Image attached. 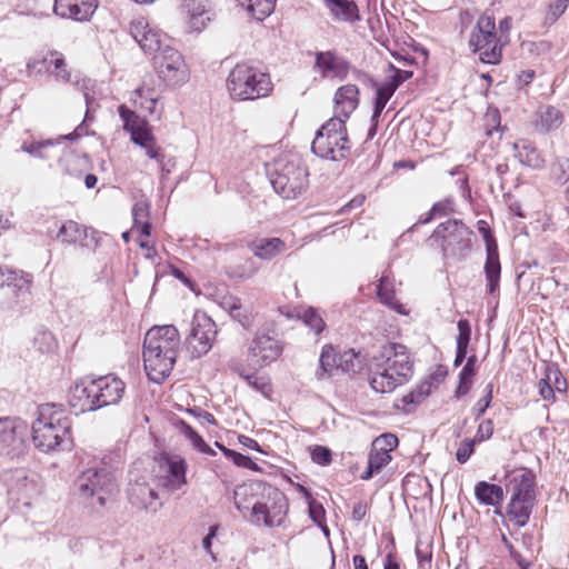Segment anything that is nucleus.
<instances>
[{
	"instance_id": "nucleus-15",
	"label": "nucleus",
	"mask_w": 569,
	"mask_h": 569,
	"mask_svg": "<svg viewBox=\"0 0 569 569\" xmlns=\"http://www.w3.org/2000/svg\"><path fill=\"white\" fill-rule=\"evenodd\" d=\"M282 351L283 345L276 336L259 330L249 345L247 357L254 366L264 367L274 362Z\"/></svg>"
},
{
	"instance_id": "nucleus-50",
	"label": "nucleus",
	"mask_w": 569,
	"mask_h": 569,
	"mask_svg": "<svg viewBox=\"0 0 569 569\" xmlns=\"http://www.w3.org/2000/svg\"><path fill=\"white\" fill-rule=\"evenodd\" d=\"M492 391L493 385L490 382L485 388V395L476 402L472 408V415L475 416L476 420L481 418L490 407L492 400Z\"/></svg>"
},
{
	"instance_id": "nucleus-64",
	"label": "nucleus",
	"mask_w": 569,
	"mask_h": 569,
	"mask_svg": "<svg viewBox=\"0 0 569 569\" xmlns=\"http://www.w3.org/2000/svg\"><path fill=\"white\" fill-rule=\"evenodd\" d=\"M87 309V303L82 298H76L71 300L68 305V310L70 312L71 318H76V321L79 320L80 315L84 312Z\"/></svg>"
},
{
	"instance_id": "nucleus-33",
	"label": "nucleus",
	"mask_w": 569,
	"mask_h": 569,
	"mask_svg": "<svg viewBox=\"0 0 569 569\" xmlns=\"http://www.w3.org/2000/svg\"><path fill=\"white\" fill-rule=\"evenodd\" d=\"M535 502H527L525 499L510 498L507 507V516L515 521L517 527H525L530 518Z\"/></svg>"
},
{
	"instance_id": "nucleus-49",
	"label": "nucleus",
	"mask_w": 569,
	"mask_h": 569,
	"mask_svg": "<svg viewBox=\"0 0 569 569\" xmlns=\"http://www.w3.org/2000/svg\"><path fill=\"white\" fill-rule=\"evenodd\" d=\"M389 69L393 72L392 76L389 78L388 81H386L383 84H386L389 89L392 88V91L396 92V90L407 80H409L413 72L409 70H402L396 68L392 63L389 64Z\"/></svg>"
},
{
	"instance_id": "nucleus-2",
	"label": "nucleus",
	"mask_w": 569,
	"mask_h": 569,
	"mask_svg": "<svg viewBox=\"0 0 569 569\" xmlns=\"http://www.w3.org/2000/svg\"><path fill=\"white\" fill-rule=\"evenodd\" d=\"M124 389V382L114 375L84 377L70 387L68 403L76 413L96 411L117 405Z\"/></svg>"
},
{
	"instance_id": "nucleus-32",
	"label": "nucleus",
	"mask_w": 569,
	"mask_h": 569,
	"mask_svg": "<svg viewBox=\"0 0 569 569\" xmlns=\"http://www.w3.org/2000/svg\"><path fill=\"white\" fill-rule=\"evenodd\" d=\"M513 491L511 498L525 499L527 502H535L536 500V479L531 471H525L512 480Z\"/></svg>"
},
{
	"instance_id": "nucleus-38",
	"label": "nucleus",
	"mask_w": 569,
	"mask_h": 569,
	"mask_svg": "<svg viewBox=\"0 0 569 569\" xmlns=\"http://www.w3.org/2000/svg\"><path fill=\"white\" fill-rule=\"evenodd\" d=\"M377 296L383 305L403 313L402 306L396 300L392 281L387 274H382L377 284Z\"/></svg>"
},
{
	"instance_id": "nucleus-31",
	"label": "nucleus",
	"mask_w": 569,
	"mask_h": 569,
	"mask_svg": "<svg viewBox=\"0 0 569 569\" xmlns=\"http://www.w3.org/2000/svg\"><path fill=\"white\" fill-rule=\"evenodd\" d=\"M431 392V382L421 381L410 392L397 400L396 408L406 413L412 412L413 408L421 403Z\"/></svg>"
},
{
	"instance_id": "nucleus-62",
	"label": "nucleus",
	"mask_w": 569,
	"mask_h": 569,
	"mask_svg": "<svg viewBox=\"0 0 569 569\" xmlns=\"http://www.w3.org/2000/svg\"><path fill=\"white\" fill-rule=\"evenodd\" d=\"M373 447H386L388 449V452L392 449H395L398 446V438L393 433H383L380 437H378L373 442Z\"/></svg>"
},
{
	"instance_id": "nucleus-52",
	"label": "nucleus",
	"mask_w": 569,
	"mask_h": 569,
	"mask_svg": "<svg viewBox=\"0 0 569 569\" xmlns=\"http://www.w3.org/2000/svg\"><path fill=\"white\" fill-rule=\"evenodd\" d=\"M311 459L319 466H329L332 461V452L328 447L316 445L310 451Z\"/></svg>"
},
{
	"instance_id": "nucleus-6",
	"label": "nucleus",
	"mask_w": 569,
	"mask_h": 569,
	"mask_svg": "<svg viewBox=\"0 0 569 569\" xmlns=\"http://www.w3.org/2000/svg\"><path fill=\"white\" fill-rule=\"evenodd\" d=\"M311 150L322 159L331 161L346 159L351 151V141L345 119L332 117L323 123L316 133Z\"/></svg>"
},
{
	"instance_id": "nucleus-40",
	"label": "nucleus",
	"mask_w": 569,
	"mask_h": 569,
	"mask_svg": "<svg viewBox=\"0 0 569 569\" xmlns=\"http://www.w3.org/2000/svg\"><path fill=\"white\" fill-rule=\"evenodd\" d=\"M118 113L123 122V129L132 134V132L142 129L148 124V122L140 118L136 111L129 109L126 104H120L118 107Z\"/></svg>"
},
{
	"instance_id": "nucleus-11",
	"label": "nucleus",
	"mask_w": 569,
	"mask_h": 569,
	"mask_svg": "<svg viewBox=\"0 0 569 569\" xmlns=\"http://www.w3.org/2000/svg\"><path fill=\"white\" fill-rule=\"evenodd\" d=\"M217 335L214 321L204 312L193 315L191 329L186 338L188 349L193 358H200L209 352Z\"/></svg>"
},
{
	"instance_id": "nucleus-4",
	"label": "nucleus",
	"mask_w": 569,
	"mask_h": 569,
	"mask_svg": "<svg viewBox=\"0 0 569 569\" xmlns=\"http://www.w3.org/2000/svg\"><path fill=\"white\" fill-rule=\"evenodd\" d=\"M274 191L284 199H295L308 187V170L296 156L277 159L268 169Z\"/></svg>"
},
{
	"instance_id": "nucleus-29",
	"label": "nucleus",
	"mask_w": 569,
	"mask_h": 569,
	"mask_svg": "<svg viewBox=\"0 0 569 569\" xmlns=\"http://www.w3.org/2000/svg\"><path fill=\"white\" fill-rule=\"evenodd\" d=\"M475 496L479 503L498 507L502 503L505 493L499 485L487 481H479L475 486Z\"/></svg>"
},
{
	"instance_id": "nucleus-51",
	"label": "nucleus",
	"mask_w": 569,
	"mask_h": 569,
	"mask_svg": "<svg viewBox=\"0 0 569 569\" xmlns=\"http://www.w3.org/2000/svg\"><path fill=\"white\" fill-rule=\"evenodd\" d=\"M224 457L230 459L237 467L249 469L252 471L259 470L258 465L249 456L242 455L238 451L226 450Z\"/></svg>"
},
{
	"instance_id": "nucleus-26",
	"label": "nucleus",
	"mask_w": 569,
	"mask_h": 569,
	"mask_svg": "<svg viewBox=\"0 0 569 569\" xmlns=\"http://www.w3.org/2000/svg\"><path fill=\"white\" fill-rule=\"evenodd\" d=\"M513 151L516 158L523 166L530 167L532 169H541L545 164V159L536 148L535 143L527 139H520L515 142Z\"/></svg>"
},
{
	"instance_id": "nucleus-30",
	"label": "nucleus",
	"mask_w": 569,
	"mask_h": 569,
	"mask_svg": "<svg viewBox=\"0 0 569 569\" xmlns=\"http://www.w3.org/2000/svg\"><path fill=\"white\" fill-rule=\"evenodd\" d=\"M167 463V476H166V486L170 490H179L187 483L186 472H187V463L184 459L178 458L172 459L170 457L166 458Z\"/></svg>"
},
{
	"instance_id": "nucleus-60",
	"label": "nucleus",
	"mask_w": 569,
	"mask_h": 569,
	"mask_svg": "<svg viewBox=\"0 0 569 569\" xmlns=\"http://www.w3.org/2000/svg\"><path fill=\"white\" fill-rule=\"evenodd\" d=\"M493 435V421L491 419L482 420L477 429L475 440L477 443L490 439Z\"/></svg>"
},
{
	"instance_id": "nucleus-39",
	"label": "nucleus",
	"mask_w": 569,
	"mask_h": 569,
	"mask_svg": "<svg viewBox=\"0 0 569 569\" xmlns=\"http://www.w3.org/2000/svg\"><path fill=\"white\" fill-rule=\"evenodd\" d=\"M338 352L336 349L327 345L322 348L319 358V368L316 371L318 379H323L327 375H330L333 369H337Z\"/></svg>"
},
{
	"instance_id": "nucleus-47",
	"label": "nucleus",
	"mask_w": 569,
	"mask_h": 569,
	"mask_svg": "<svg viewBox=\"0 0 569 569\" xmlns=\"http://www.w3.org/2000/svg\"><path fill=\"white\" fill-rule=\"evenodd\" d=\"M301 319L316 335H320L326 327L322 317L318 313L317 309L312 307L302 312Z\"/></svg>"
},
{
	"instance_id": "nucleus-36",
	"label": "nucleus",
	"mask_w": 569,
	"mask_h": 569,
	"mask_svg": "<svg viewBox=\"0 0 569 569\" xmlns=\"http://www.w3.org/2000/svg\"><path fill=\"white\" fill-rule=\"evenodd\" d=\"M176 426L199 452L212 457L217 455L216 451L203 440V438L184 420L179 419Z\"/></svg>"
},
{
	"instance_id": "nucleus-61",
	"label": "nucleus",
	"mask_w": 569,
	"mask_h": 569,
	"mask_svg": "<svg viewBox=\"0 0 569 569\" xmlns=\"http://www.w3.org/2000/svg\"><path fill=\"white\" fill-rule=\"evenodd\" d=\"M146 150V154L158 162L159 167L166 168L164 163V153L162 149L157 144L156 140L149 143L143 148Z\"/></svg>"
},
{
	"instance_id": "nucleus-19",
	"label": "nucleus",
	"mask_w": 569,
	"mask_h": 569,
	"mask_svg": "<svg viewBox=\"0 0 569 569\" xmlns=\"http://www.w3.org/2000/svg\"><path fill=\"white\" fill-rule=\"evenodd\" d=\"M143 345H152L156 349L177 358L180 345L179 331L174 326L153 327L146 333Z\"/></svg>"
},
{
	"instance_id": "nucleus-9",
	"label": "nucleus",
	"mask_w": 569,
	"mask_h": 569,
	"mask_svg": "<svg viewBox=\"0 0 569 569\" xmlns=\"http://www.w3.org/2000/svg\"><path fill=\"white\" fill-rule=\"evenodd\" d=\"M499 42L495 17L485 11L470 33L469 48L473 53L479 52L481 62L497 64L502 57Z\"/></svg>"
},
{
	"instance_id": "nucleus-13",
	"label": "nucleus",
	"mask_w": 569,
	"mask_h": 569,
	"mask_svg": "<svg viewBox=\"0 0 569 569\" xmlns=\"http://www.w3.org/2000/svg\"><path fill=\"white\" fill-rule=\"evenodd\" d=\"M27 423L19 418H0V456L11 459L26 450Z\"/></svg>"
},
{
	"instance_id": "nucleus-14",
	"label": "nucleus",
	"mask_w": 569,
	"mask_h": 569,
	"mask_svg": "<svg viewBox=\"0 0 569 569\" xmlns=\"http://www.w3.org/2000/svg\"><path fill=\"white\" fill-rule=\"evenodd\" d=\"M29 76L50 74L58 81L70 82L71 73L67 70V63L61 52L48 50L38 52L29 58L27 62Z\"/></svg>"
},
{
	"instance_id": "nucleus-20",
	"label": "nucleus",
	"mask_w": 569,
	"mask_h": 569,
	"mask_svg": "<svg viewBox=\"0 0 569 569\" xmlns=\"http://www.w3.org/2000/svg\"><path fill=\"white\" fill-rule=\"evenodd\" d=\"M268 483L260 480H252L237 486L233 490V501L236 508L244 515L252 512L256 501L260 500L268 488Z\"/></svg>"
},
{
	"instance_id": "nucleus-5",
	"label": "nucleus",
	"mask_w": 569,
	"mask_h": 569,
	"mask_svg": "<svg viewBox=\"0 0 569 569\" xmlns=\"http://www.w3.org/2000/svg\"><path fill=\"white\" fill-rule=\"evenodd\" d=\"M227 89L234 100H256L271 92L272 82L270 76L258 68L238 63L229 73Z\"/></svg>"
},
{
	"instance_id": "nucleus-24",
	"label": "nucleus",
	"mask_w": 569,
	"mask_h": 569,
	"mask_svg": "<svg viewBox=\"0 0 569 569\" xmlns=\"http://www.w3.org/2000/svg\"><path fill=\"white\" fill-rule=\"evenodd\" d=\"M90 229L73 221L68 220L64 221L57 233V239L60 240L63 244H79L81 247H89L87 239L89 238ZM92 237L91 240L96 242V238L93 237L94 231L91 230Z\"/></svg>"
},
{
	"instance_id": "nucleus-12",
	"label": "nucleus",
	"mask_w": 569,
	"mask_h": 569,
	"mask_svg": "<svg viewBox=\"0 0 569 569\" xmlns=\"http://www.w3.org/2000/svg\"><path fill=\"white\" fill-rule=\"evenodd\" d=\"M154 64L158 76L169 86L184 83L189 78L183 56L170 46L154 56Z\"/></svg>"
},
{
	"instance_id": "nucleus-1",
	"label": "nucleus",
	"mask_w": 569,
	"mask_h": 569,
	"mask_svg": "<svg viewBox=\"0 0 569 569\" xmlns=\"http://www.w3.org/2000/svg\"><path fill=\"white\" fill-rule=\"evenodd\" d=\"M413 375V361L406 346L388 342L371 357L369 383L376 392L389 393L407 383Z\"/></svg>"
},
{
	"instance_id": "nucleus-18",
	"label": "nucleus",
	"mask_w": 569,
	"mask_h": 569,
	"mask_svg": "<svg viewBox=\"0 0 569 569\" xmlns=\"http://www.w3.org/2000/svg\"><path fill=\"white\" fill-rule=\"evenodd\" d=\"M127 496L129 502L137 509L157 511L161 503H156L158 500V492L150 485L146 477L132 478L130 472V480L127 488Z\"/></svg>"
},
{
	"instance_id": "nucleus-28",
	"label": "nucleus",
	"mask_w": 569,
	"mask_h": 569,
	"mask_svg": "<svg viewBox=\"0 0 569 569\" xmlns=\"http://www.w3.org/2000/svg\"><path fill=\"white\" fill-rule=\"evenodd\" d=\"M326 8L335 19L356 22L360 20L358 6L353 0H323Z\"/></svg>"
},
{
	"instance_id": "nucleus-54",
	"label": "nucleus",
	"mask_w": 569,
	"mask_h": 569,
	"mask_svg": "<svg viewBox=\"0 0 569 569\" xmlns=\"http://www.w3.org/2000/svg\"><path fill=\"white\" fill-rule=\"evenodd\" d=\"M549 376H551L552 388L555 389V392L565 393L567 390V381L563 378L558 365H549Z\"/></svg>"
},
{
	"instance_id": "nucleus-57",
	"label": "nucleus",
	"mask_w": 569,
	"mask_h": 569,
	"mask_svg": "<svg viewBox=\"0 0 569 569\" xmlns=\"http://www.w3.org/2000/svg\"><path fill=\"white\" fill-rule=\"evenodd\" d=\"M457 326L459 331L457 336V346L468 348L471 339L470 322L468 319H460Z\"/></svg>"
},
{
	"instance_id": "nucleus-58",
	"label": "nucleus",
	"mask_w": 569,
	"mask_h": 569,
	"mask_svg": "<svg viewBox=\"0 0 569 569\" xmlns=\"http://www.w3.org/2000/svg\"><path fill=\"white\" fill-rule=\"evenodd\" d=\"M309 517L317 526H321V522L326 520V510L323 506L315 499H311L308 503Z\"/></svg>"
},
{
	"instance_id": "nucleus-8",
	"label": "nucleus",
	"mask_w": 569,
	"mask_h": 569,
	"mask_svg": "<svg viewBox=\"0 0 569 569\" xmlns=\"http://www.w3.org/2000/svg\"><path fill=\"white\" fill-rule=\"evenodd\" d=\"M472 236V230L461 220L449 219L435 229L430 240L440 242L443 258L460 261L466 259L471 250Z\"/></svg>"
},
{
	"instance_id": "nucleus-56",
	"label": "nucleus",
	"mask_w": 569,
	"mask_h": 569,
	"mask_svg": "<svg viewBox=\"0 0 569 569\" xmlns=\"http://www.w3.org/2000/svg\"><path fill=\"white\" fill-rule=\"evenodd\" d=\"M150 204L146 200L137 201L132 207L133 226L138 227L140 221L149 220Z\"/></svg>"
},
{
	"instance_id": "nucleus-59",
	"label": "nucleus",
	"mask_w": 569,
	"mask_h": 569,
	"mask_svg": "<svg viewBox=\"0 0 569 569\" xmlns=\"http://www.w3.org/2000/svg\"><path fill=\"white\" fill-rule=\"evenodd\" d=\"M156 138L153 137L152 132L149 129V126L147 124L142 129H139L136 132H132L131 134V141L141 148L147 147L149 143L154 141Z\"/></svg>"
},
{
	"instance_id": "nucleus-21",
	"label": "nucleus",
	"mask_w": 569,
	"mask_h": 569,
	"mask_svg": "<svg viewBox=\"0 0 569 569\" xmlns=\"http://www.w3.org/2000/svg\"><path fill=\"white\" fill-rule=\"evenodd\" d=\"M130 33L146 53H158L162 48L161 34L144 20L133 21Z\"/></svg>"
},
{
	"instance_id": "nucleus-34",
	"label": "nucleus",
	"mask_w": 569,
	"mask_h": 569,
	"mask_svg": "<svg viewBox=\"0 0 569 569\" xmlns=\"http://www.w3.org/2000/svg\"><path fill=\"white\" fill-rule=\"evenodd\" d=\"M363 365V357L353 349L338 352L337 370L346 373H357L362 370Z\"/></svg>"
},
{
	"instance_id": "nucleus-17",
	"label": "nucleus",
	"mask_w": 569,
	"mask_h": 569,
	"mask_svg": "<svg viewBox=\"0 0 569 569\" xmlns=\"http://www.w3.org/2000/svg\"><path fill=\"white\" fill-rule=\"evenodd\" d=\"M143 363L149 379L161 383L172 371L177 358L156 349L152 345H143Z\"/></svg>"
},
{
	"instance_id": "nucleus-55",
	"label": "nucleus",
	"mask_w": 569,
	"mask_h": 569,
	"mask_svg": "<svg viewBox=\"0 0 569 569\" xmlns=\"http://www.w3.org/2000/svg\"><path fill=\"white\" fill-rule=\"evenodd\" d=\"M476 440L465 439L456 452V459L459 463H466L475 452Z\"/></svg>"
},
{
	"instance_id": "nucleus-48",
	"label": "nucleus",
	"mask_w": 569,
	"mask_h": 569,
	"mask_svg": "<svg viewBox=\"0 0 569 569\" xmlns=\"http://www.w3.org/2000/svg\"><path fill=\"white\" fill-rule=\"evenodd\" d=\"M391 460V456L388 452L386 447H377L372 446V449L368 457V463L375 468L378 472L387 466Z\"/></svg>"
},
{
	"instance_id": "nucleus-44",
	"label": "nucleus",
	"mask_w": 569,
	"mask_h": 569,
	"mask_svg": "<svg viewBox=\"0 0 569 569\" xmlns=\"http://www.w3.org/2000/svg\"><path fill=\"white\" fill-rule=\"evenodd\" d=\"M33 346L41 353H49L57 348V340L51 331L39 330L33 337Z\"/></svg>"
},
{
	"instance_id": "nucleus-7",
	"label": "nucleus",
	"mask_w": 569,
	"mask_h": 569,
	"mask_svg": "<svg viewBox=\"0 0 569 569\" xmlns=\"http://www.w3.org/2000/svg\"><path fill=\"white\" fill-rule=\"evenodd\" d=\"M74 487L79 497L89 500L91 507H104L117 485L108 468L90 467L77 477Z\"/></svg>"
},
{
	"instance_id": "nucleus-41",
	"label": "nucleus",
	"mask_w": 569,
	"mask_h": 569,
	"mask_svg": "<svg viewBox=\"0 0 569 569\" xmlns=\"http://www.w3.org/2000/svg\"><path fill=\"white\" fill-rule=\"evenodd\" d=\"M4 282L8 287L14 288L18 292L26 293L29 292L32 276L23 271L8 270Z\"/></svg>"
},
{
	"instance_id": "nucleus-43",
	"label": "nucleus",
	"mask_w": 569,
	"mask_h": 569,
	"mask_svg": "<svg viewBox=\"0 0 569 569\" xmlns=\"http://www.w3.org/2000/svg\"><path fill=\"white\" fill-rule=\"evenodd\" d=\"M562 122V113L552 106H547L540 111V124L546 131L558 128Z\"/></svg>"
},
{
	"instance_id": "nucleus-35",
	"label": "nucleus",
	"mask_w": 569,
	"mask_h": 569,
	"mask_svg": "<svg viewBox=\"0 0 569 569\" xmlns=\"http://www.w3.org/2000/svg\"><path fill=\"white\" fill-rule=\"evenodd\" d=\"M97 0H79L66 10V14H59L61 18H69L74 21H88L94 13Z\"/></svg>"
},
{
	"instance_id": "nucleus-45",
	"label": "nucleus",
	"mask_w": 569,
	"mask_h": 569,
	"mask_svg": "<svg viewBox=\"0 0 569 569\" xmlns=\"http://www.w3.org/2000/svg\"><path fill=\"white\" fill-rule=\"evenodd\" d=\"M10 492L17 493L18 499H29L34 493L38 492L33 480H29V478L24 475L17 477L16 486L11 488Z\"/></svg>"
},
{
	"instance_id": "nucleus-46",
	"label": "nucleus",
	"mask_w": 569,
	"mask_h": 569,
	"mask_svg": "<svg viewBox=\"0 0 569 569\" xmlns=\"http://www.w3.org/2000/svg\"><path fill=\"white\" fill-rule=\"evenodd\" d=\"M569 0H555L550 2L543 20V26H552L566 12Z\"/></svg>"
},
{
	"instance_id": "nucleus-63",
	"label": "nucleus",
	"mask_w": 569,
	"mask_h": 569,
	"mask_svg": "<svg viewBox=\"0 0 569 569\" xmlns=\"http://www.w3.org/2000/svg\"><path fill=\"white\" fill-rule=\"evenodd\" d=\"M188 412L202 422H206V423L212 425V426L217 425V420H216L214 416L211 412L206 411L200 407L190 408V409H188Z\"/></svg>"
},
{
	"instance_id": "nucleus-27",
	"label": "nucleus",
	"mask_w": 569,
	"mask_h": 569,
	"mask_svg": "<svg viewBox=\"0 0 569 569\" xmlns=\"http://www.w3.org/2000/svg\"><path fill=\"white\" fill-rule=\"evenodd\" d=\"M187 9L189 30L192 32H201L211 20L208 0H190L187 4Z\"/></svg>"
},
{
	"instance_id": "nucleus-53",
	"label": "nucleus",
	"mask_w": 569,
	"mask_h": 569,
	"mask_svg": "<svg viewBox=\"0 0 569 569\" xmlns=\"http://www.w3.org/2000/svg\"><path fill=\"white\" fill-rule=\"evenodd\" d=\"M375 86L377 87V89H376L373 108L376 109V111H378V110L383 111L387 102L391 99V97L393 96L395 92L392 91V88L389 89L383 83L380 86L375 83Z\"/></svg>"
},
{
	"instance_id": "nucleus-37",
	"label": "nucleus",
	"mask_w": 569,
	"mask_h": 569,
	"mask_svg": "<svg viewBox=\"0 0 569 569\" xmlns=\"http://www.w3.org/2000/svg\"><path fill=\"white\" fill-rule=\"evenodd\" d=\"M254 19L262 21L276 7V0H237Z\"/></svg>"
},
{
	"instance_id": "nucleus-25",
	"label": "nucleus",
	"mask_w": 569,
	"mask_h": 569,
	"mask_svg": "<svg viewBox=\"0 0 569 569\" xmlns=\"http://www.w3.org/2000/svg\"><path fill=\"white\" fill-rule=\"evenodd\" d=\"M248 249L261 260H271L287 250V244L280 238H257L248 242Z\"/></svg>"
},
{
	"instance_id": "nucleus-3",
	"label": "nucleus",
	"mask_w": 569,
	"mask_h": 569,
	"mask_svg": "<svg viewBox=\"0 0 569 569\" xmlns=\"http://www.w3.org/2000/svg\"><path fill=\"white\" fill-rule=\"evenodd\" d=\"M72 421L61 403H43L32 423V441L42 452L70 450Z\"/></svg>"
},
{
	"instance_id": "nucleus-23",
	"label": "nucleus",
	"mask_w": 569,
	"mask_h": 569,
	"mask_svg": "<svg viewBox=\"0 0 569 569\" xmlns=\"http://www.w3.org/2000/svg\"><path fill=\"white\" fill-rule=\"evenodd\" d=\"M336 116L348 119L359 104V89L356 84H345L337 89L335 93Z\"/></svg>"
},
{
	"instance_id": "nucleus-42",
	"label": "nucleus",
	"mask_w": 569,
	"mask_h": 569,
	"mask_svg": "<svg viewBox=\"0 0 569 569\" xmlns=\"http://www.w3.org/2000/svg\"><path fill=\"white\" fill-rule=\"evenodd\" d=\"M452 210V201L445 200L436 202L426 217L420 218L413 226H411L408 231H413L418 224H426L432 221L435 218H440L448 214L449 211Z\"/></svg>"
},
{
	"instance_id": "nucleus-10",
	"label": "nucleus",
	"mask_w": 569,
	"mask_h": 569,
	"mask_svg": "<svg viewBox=\"0 0 569 569\" xmlns=\"http://www.w3.org/2000/svg\"><path fill=\"white\" fill-rule=\"evenodd\" d=\"M288 510L289 502L286 495L269 485L263 496L252 507L249 521L258 527H280L287 517Z\"/></svg>"
},
{
	"instance_id": "nucleus-16",
	"label": "nucleus",
	"mask_w": 569,
	"mask_h": 569,
	"mask_svg": "<svg viewBox=\"0 0 569 569\" xmlns=\"http://www.w3.org/2000/svg\"><path fill=\"white\" fill-rule=\"evenodd\" d=\"M478 224V230L482 234L486 243L487 256L485 262V274L488 282V292L490 295H495L499 290V281L501 273L498 244L488 224L483 220H480Z\"/></svg>"
},
{
	"instance_id": "nucleus-22",
	"label": "nucleus",
	"mask_w": 569,
	"mask_h": 569,
	"mask_svg": "<svg viewBox=\"0 0 569 569\" xmlns=\"http://www.w3.org/2000/svg\"><path fill=\"white\" fill-rule=\"evenodd\" d=\"M315 68L323 78L331 76L343 80L349 73L350 63L346 59L338 58L332 51H319L316 53Z\"/></svg>"
}]
</instances>
